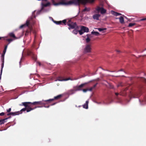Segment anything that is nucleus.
<instances>
[{"instance_id":"nucleus-1","label":"nucleus","mask_w":146,"mask_h":146,"mask_svg":"<svg viewBox=\"0 0 146 146\" xmlns=\"http://www.w3.org/2000/svg\"><path fill=\"white\" fill-rule=\"evenodd\" d=\"M36 104L44 105V103L43 101L35 102L33 103L30 102H22L21 104H19V106H24L25 107V108L22 109L21 111H26L27 112H28L36 109L37 107L35 106L34 108H32V105H35Z\"/></svg>"},{"instance_id":"nucleus-2","label":"nucleus","mask_w":146,"mask_h":146,"mask_svg":"<svg viewBox=\"0 0 146 146\" xmlns=\"http://www.w3.org/2000/svg\"><path fill=\"white\" fill-rule=\"evenodd\" d=\"M67 24L69 26L68 29L69 30L74 29L75 28H78L76 22H72L71 20L69 19L67 22Z\"/></svg>"},{"instance_id":"nucleus-3","label":"nucleus","mask_w":146,"mask_h":146,"mask_svg":"<svg viewBox=\"0 0 146 146\" xmlns=\"http://www.w3.org/2000/svg\"><path fill=\"white\" fill-rule=\"evenodd\" d=\"M91 45L90 44H88L86 45L84 48V52L85 53H90L91 52Z\"/></svg>"},{"instance_id":"nucleus-4","label":"nucleus","mask_w":146,"mask_h":146,"mask_svg":"<svg viewBox=\"0 0 146 146\" xmlns=\"http://www.w3.org/2000/svg\"><path fill=\"white\" fill-rule=\"evenodd\" d=\"M74 3V2L72 1H69L67 2H65L64 1H62L56 3L57 5H71Z\"/></svg>"},{"instance_id":"nucleus-5","label":"nucleus","mask_w":146,"mask_h":146,"mask_svg":"<svg viewBox=\"0 0 146 146\" xmlns=\"http://www.w3.org/2000/svg\"><path fill=\"white\" fill-rule=\"evenodd\" d=\"M96 10L97 11L98 13L100 12L102 14H104L106 13V10L103 7H100L99 6H97Z\"/></svg>"},{"instance_id":"nucleus-6","label":"nucleus","mask_w":146,"mask_h":146,"mask_svg":"<svg viewBox=\"0 0 146 146\" xmlns=\"http://www.w3.org/2000/svg\"><path fill=\"white\" fill-rule=\"evenodd\" d=\"M88 83H85L81 84L79 86H76L74 87L76 91H80L82 90V88Z\"/></svg>"},{"instance_id":"nucleus-7","label":"nucleus","mask_w":146,"mask_h":146,"mask_svg":"<svg viewBox=\"0 0 146 146\" xmlns=\"http://www.w3.org/2000/svg\"><path fill=\"white\" fill-rule=\"evenodd\" d=\"M62 95L61 94H60L57 96H55L54 97V98L49 99V100H45L44 101L48 102L49 103L53 101L54 100H57L60 99L62 97Z\"/></svg>"},{"instance_id":"nucleus-8","label":"nucleus","mask_w":146,"mask_h":146,"mask_svg":"<svg viewBox=\"0 0 146 146\" xmlns=\"http://www.w3.org/2000/svg\"><path fill=\"white\" fill-rule=\"evenodd\" d=\"M30 24V21L29 20H27V21L26 22V23L24 24L23 25L20 26L19 28L20 29H22L24 27H25L26 26H29Z\"/></svg>"},{"instance_id":"nucleus-9","label":"nucleus","mask_w":146,"mask_h":146,"mask_svg":"<svg viewBox=\"0 0 146 146\" xmlns=\"http://www.w3.org/2000/svg\"><path fill=\"white\" fill-rule=\"evenodd\" d=\"M28 55L29 56H33L34 60L36 61V58L35 56H34V54L33 52L30 50H29L27 52Z\"/></svg>"},{"instance_id":"nucleus-10","label":"nucleus","mask_w":146,"mask_h":146,"mask_svg":"<svg viewBox=\"0 0 146 146\" xmlns=\"http://www.w3.org/2000/svg\"><path fill=\"white\" fill-rule=\"evenodd\" d=\"M22 109L20 111H17L15 112H11V115L13 116H14L16 115H18L19 114H21L23 112L25 111H21Z\"/></svg>"},{"instance_id":"nucleus-11","label":"nucleus","mask_w":146,"mask_h":146,"mask_svg":"<svg viewBox=\"0 0 146 146\" xmlns=\"http://www.w3.org/2000/svg\"><path fill=\"white\" fill-rule=\"evenodd\" d=\"M28 27L29 28V29L27 30L26 31L25 35L26 36L28 35L29 34L31 33V31L32 30V28L29 25V26Z\"/></svg>"},{"instance_id":"nucleus-12","label":"nucleus","mask_w":146,"mask_h":146,"mask_svg":"<svg viewBox=\"0 0 146 146\" xmlns=\"http://www.w3.org/2000/svg\"><path fill=\"white\" fill-rule=\"evenodd\" d=\"M82 30H83L84 32H88L89 31V29L88 27H85L84 26H82L81 27Z\"/></svg>"},{"instance_id":"nucleus-13","label":"nucleus","mask_w":146,"mask_h":146,"mask_svg":"<svg viewBox=\"0 0 146 146\" xmlns=\"http://www.w3.org/2000/svg\"><path fill=\"white\" fill-rule=\"evenodd\" d=\"M100 16V15L99 14H96L93 15V18L94 19L98 20L99 17Z\"/></svg>"},{"instance_id":"nucleus-14","label":"nucleus","mask_w":146,"mask_h":146,"mask_svg":"<svg viewBox=\"0 0 146 146\" xmlns=\"http://www.w3.org/2000/svg\"><path fill=\"white\" fill-rule=\"evenodd\" d=\"M11 117H9L8 118H6L4 119H1L0 120V124H4L6 121L5 120H7V119Z\"/></svg>"},{"instance_id":"nucleus-15","label":"nucleus","mask_w":146,"mask_h":146,"mask_svg":"<svg viewBox=\"0 0 146 146\" xmlns=\"http://www.w3.org/2000/svg\"><path fill=\"white\" fill-rule=\"evenodd\" d=\"M89 102L88 101H86V103L83 105V106L84 108L87 109L88 108V104Z\"/></svg>"},{"instance_id":"nucleus-16","label":"nucleus","mask_w":146,"mask_h":146,"mask_svg":"<svg viewBox=\"0 0 146 146\" xmlns=\"http://www.w3.org/2000/svg\"><path fill=\"white\" fill-rule=\"evenodd\" d=\"M111 13L112 15L115 16H117L118 15H121V14L120 13H119L115 12L114 11H111Z\"/></svg>"},{"instance_id":"nucleus-17","label":"nucleus","mask_w":146,"mask_h":146,"mask_svg":"<svg viewBox=\"0 0 146 146\" xmlns=\"http://www.w3.org/2000/svg\"><path fill=\"white\" fill-rule=\"evenodd\" d=\"M76 91L74 88V89H71L68 91V93L69 94L72 95L74 94Z\"/></svg>"},{"instance_id":"nucleus-18","label":"nucleus","mask_w":146,"mask_h":146,"mask_svg":"<svg viewBox=\"0 0 146 146\" xmlns=\"http://www.w3.org/2000/svg\"><path fill=\"white\" fill-rule=\"evenodd\" d=\"M128 89L127 88H126L125 89H124L123 90V92H121L120 94V95H122L123 96H125L126 95V94L124 92L126 91Z\"/></svg>"},{"instance_id":"nucleus-19","label":"nucleus","mask_w":146,"mask_h":146,"mask_svg":"<svg viewBox=\"0 0 146 146\" xmlns=\"http://www.w3.org/2000/svg\"><path fill=\"white\" fill-rule=\"evenodd\" d=\"M78 28H75L74 30L72 32L73 33L75 34H77L78 32V31L77 30V29Z\"/></svg>"},{"instance_id":"nucleus-20","label":"nucleus","mask_w":146,"mask_h":146,"mask_svg":"<svg viewBox=\"0 0 146 146\" xmlns=\"http://www.w3.org/2000/svg\"><path fill=\"white\" fill-rule=\"evenodd\" d=\"M91 34L92 35H95L97 36H98L100 34L98 32L94 31H92L91 32Z\"/></svg>"},{"instance_id":"nucleus-21","label":"nucleus","mask_w":146,"mask_h":146,"mask_svg":"<svg viewBox=\"0 0 146 146\" xmlns=\"http://www.w3.org/2000/svg\"><path fill=\"white\" fill-rule=\"evenodd\" d=\"M9 35L11 37L16 38V37L15 36V35L13 33H10L9 34Z\"/></svg>"},{"instance_id":"nucleus-22","label":"nucleus","mask_w":146,"mask_h":146,"mask_svg":"<svg viewBox=\"0 0 146 146\" xmlns=\"http://www.w3.org/2000/svg\"><path fill=\"white\" fill-rule=\"evenodd\" d=\"M70 79V78H67L65 79H61V78L60 77H58V80L59 81H67L68 80H69Z\"/></svg>"},{"instance_id":"nucleus-23","label":"nucleus","mask_w":146,"mask_h":146,"mask_svg":"<svg viewBox=\"0 0 146 146\" xmlns=\"http://www.w3.org/2000/svg\"><path fill=\"white\" fill-rule=\"evenodd\" d=\"M119 21L121 23H124V19L122 17H120L119 18Z\"/></svg>"},{"instance_id":"nucleus-24","label":"nucleus","mask_w":146,"mask_h":146,"mask_svg":"<svg viewBox=\"0 0 146 146\" xmlns=\"http://www.w3.org/2000/svg\"><path fill=\"white\" fill-rule=\"evenodd\" d=\"M98 31L100 32H101L103 31H104L105 30H106V28H99L98 29Z\"/></svg>"},{"instance_id":"nucleus-25","label":"nucleus","mask_w":146,"mask_h":146,"mask_svg":"<svg viewBox=\"0 0 146 146\" xmlns=\"http://www.w3.org/2000/svg\"><path fill=\"white\" fill-rule=\"evenodd\" d=\"M4 62H2V63L1 65V73H0L1 76L2 74L3 68L4 66Z\"/></svg>"},{"instance_id":"nucleus-26","label":"nucleus","mask_w":146,"mask_h":146,"mask_svg":"<svg viewBox=\"0 0 146 146\" xmlns=\"http://www.w3.org/2000/svg\"><path fill=\"white\" fill-rule=\"evenodd\" d=\"M54 22L57 25L61 24L62 23V21H54Z\"/></svg>"},{"instance_id":"nucleus-27","label":"nucleus","mask_w":146,"mask_h":146,"mask_svg":"<svg viewBox=\"0 0 146 146\" xmlns=\"http://www.w3.org/2000/svg\"><path fill=\"white\" fill-rule=\"evenodd\" d=\"M90 10V8H87L86 7H85L83 10V11L85 12V11H89Z\"/></svg>"},{"instance_id":"nucleus-28","label":"nucleus","mask_w":146,"mask_h":146,"mask_svg":"<svg viewBox=\"0 0 146 146\" xmlns=\"http://www.w3.org/2000/svg\"><path fill=\"white\" fill-rule=\"evenodd\" d=\"M136 25V23H130L129 25H128V27H132L133 26H134V25Z\"/></svg>"},{"instance_id":"nucleus-29","label":"nucleus","mask_w":146,"mask_h":146,"mask_svg":"<svg viewBox=\"0 0 146 146\" xmlns=\"http://www.w3.org/2000/svg\"><path fill=\"white\" fill-rule=\"evenodd\" d=\"M4 55L5 54H2L1 55V58L2 62H4Z\"/></svg>"},{"instance_id":"nucleus-30","label":"nucleus","mask_w":146,"mask_h":146,"mask_svg":"<svg viewBox=\"0 0 146 146\" xmlns=\"http://www.w3.org/2000/svg\"><path fill=\"white\" fill-rule=\"evenodd\" d=\"M83 30H82V28H81V30H80L78 31V32L79 33V34L80 35H82L84 33V32H83Z\"/></svg>"},{"instance_id":"nucleus-31","label":"nucleus","mask_w":146,"mask_h":146,"mask_svg":"<svg viewBox=\"0 0 146 146\" xmlns=\"http://www.w3.org/2000/svg\"><path fill=\"white\" fill-rule=\"evenodd\" d=\"M6 40L8 41L9 42L8 44V45L13 40L12 39H6Z\"/></svg>"},{"instance_id":"nucleus-32","label":"nucleus","mask_w":146,"mask_h":146,"mask_svg":"<svg viewBox=\"0 0 146 146\" xmlns=\"http://www.w3.org/2000/svg\"><path fill=\"white\" fill-rule=\"evenodd\" d=\"M62 21V23H63L64 24V25H66V23L67 22V21H66V19H64Z\"/></svg>"},{"instance_id":"nucleus-33","label":"nucleus","mask_w":146,"mask_h":146,"mask_svg":"<svg viewBox=\"0 0 146 146\" xmlns=\"http://www.w3.org/2000/svg\"><path fill=\"white\" fill-rule=\"evenodd\" d=\"M90 40V39L88 37L86 39V41L87 43L89 42Z\"/></svg>"},{"instance_id":"nucleus-34","label":"nucleus","mask_w":146,"mask_h":146,"mask_svg":"<svg viewBox=\"0 0 146 146\" xmlns=\"http://www.w3.org/2000/svg\"><path fill=\"white\" fill-rule=\"evenodd\" d=\"M98 83H97L96 84L94 85L92 87H91L93 89H94L95 88L96 86Z\"/></svg>"},{"instance_id":"nucleus-35","label":"nucleus","mask_w":146,"mask_h":146,"mask_svg":"<svg viewBox=\"0 0 146 146\" xmlns=\"http://www.w3.org/2000/svg\"><path fill=\"white\" fill-rule=\"evenodd\" d=\"M146 20V18H143L142 19H140V20L139 21H145Z\"/></svg>"},{"instance_id":"nucleus-36","label":"nucleus","mask_w":146,"mask_h":146,"mask_svg":"<svg viewBox=\"0 0 146 146\" xmlns=\"http://www.w3.org/2000/svg\"><path fill=\"white\" fill-rule=\"evenodd\" d=\"M82 90L84 92H85L88 91V89H83Z\"/></svg>"},{"instance_id":"nucleus-37","label":"nucleus","mask_w":146,"mask_h":146,"mask_svg":"<svg viewBox=\"0 0 146 146\" xmlns=\"http://www.w3.org/2000/svg\"><path fill=\"white\" fill-rule=\"evenodd\" d=\"M11 108H9V109L8 110H7V112H10V111H11Z\"/></svg>"},{"instance_id":"nucleus-38","label":"nucleus","mask_w":146,"mask_h":146,"mask_svg":"<svg viewBox=\"0 0 146 146\" xmlns=\"http://www.w3.org/2000/svg\"><path fill=\"white\" fill-rule=\"evenodd\" d=\"M5 115V113L4 112H2L0 113V115L3 116Z\"/></svg>"},{"instance_id":"nucleus-39","label":"nucleus","mask_w":146,"mask_h":146,"mask_svg":"<svg viewBox=\"0 0 146 146\" xmlns=\"http://www.w3.org/2000/svg\"><path fill=\"white\" fill-rule=\"evenodd\" d=\"M93 90V89H92V88L91 87L89 89H88V91H91Z\"/></svg>"},{"instance_id":"nucleus-40","label":"nucleus","mask_w":146,"mask_h":146,"mask_svg":"<svg viewBox=\"0 0 146 146\" xmlns=\"http://www.w3.org/2000/svg\"><path fill=\"white\" fill-rule=\"evenodd\" d=\"M6 51L3 50L2 54H5L6 52Z\"/></svg>"},{"instance_id":"nucleus-41","label":"nucleus","mask_w":146,"mask_h":146,"mask_svg":"<svg viewBox=\"0 0 146 146\" xmlns=\"http://www.w3.org/2000/svg\"><path fill=\"white\" fill-rule=\"evenodd\" d=\"M122 86V84L121 83L117 85V87H118L120 86Z\"/></svg>"},{"instance_id":"nucleus-42","label":"nucleus","mask_w":146,"mask_h":146,"mask_svg":"<svg viewBox=\"0 0 146 146\" xmlns=\"http://www.w3.org/2000/svg\"><path fill=\"white\" fill-rule=\"evenodd\" d=\"M124 71L125 72H125L124 71V70L123 69H121L120 70H119L118 71V72L119 71Z\"/></svg>"},{"instance_id":"nucleus-43","label":"nucleus","mask_w":146,"mask_h":146,"mask_svg":"<svg viewBox=\"0 0 146 146\" xmlns=\"http://www.w3.org/2000/svg\"><path fill=\"white\" fill-rule=\"evenodd\" d=\"M116 51L118 53H120L121 52L120 51L118 50H116Z\"/></svg>"},{"instance_id":"nucleus-44","label":"nucleus","mask_w":146,"mask_h":146,"mask_svg":"<svg viewBox=\"0 0 146 146\" xmlns=\"http://www.w3.org/2000/svg\"><path fill=\"white\" fill-rule=\"evenodd\" d=\"M8 44H7V45H5L4 48L7 49L8 46Z\"/></svg>"},{"instance_id":"nucleus-45","label":"nucleus","mask_w":146,"mask_h":146,"mask_svg":"<svg viewBox=\"0 0 146 146\" xmlns=\"http://www.w3.org/2000/svg\"><path fill=\"white\" fill-rule=\"evenodd\" d=\"M115 94L116 96H117L119 94L118 93H115Z\"/></svg>"},{"instance_id":"nucleus-46","label":"nucleus","mask_w":146,"mask_h":146,"mask_svg":"<svg viewBox=\"0 0 146 146\" xmlns=\"http://www.w3.org/2000/svg\"><path fill=\"white\" fill-rule=\"evenodd\" d=\"M109 72H118V71H109Z\"/></svg>"},{"instance_id":"nucleus-47","label":"nucleus","mask_w":146,"mask_h":146,"mask_svg":"<svg viewBox=\"0 0 146 146\" xmlns=\"http://www.w3.org/2000/svg\"><path fill=\"white\" fill-rule=\"evenodd\" d=\"M7 116H9V115H11V112L8 113H7Z\"/></svg>"},{"instance_id":"nucleus-48","label":"nucleus","mask_w":146,"mask_h":146,"mask_svg":"<svg viewBox=\"0 0 146 146\" xmlns=\"http://www.w3.org/2000/svg\"><path fill=\"white\" fill-rule=\"evenodd\" d=\"M38 63L40 66L41 65V63L40 62H38Z\"/></svg>"},{"instance_id":"nucleus-49","label":"nucleus","mask_w":146,"mask_h":146,"mask_svg":"<svg viewBox=\"0 0 146 146\" xmlns=\"http://www.w3.org/2000/svg\"><path fill=\"white\" fill-rule=\"evenodd\" d=\"M56 103H54L52 105H54L55 104H56Z\"/></svg>"},{"instance_id":"nucleus-50","label":"nucleus","mask_w":146,"mask_h":146,"mask_svg":"<svg viewBox=\"0 0 146 146\" xmlns=\"http://www.w3.org/2000/svg\"><path fill=\"white\" fill-rule=\"evenodd\" d=\"M6 50H7V49H5V48H4V50H5L6 51Z\"/></svg>"},{"instance_id":"nucleus-51","label":"nucleus","mask_w":146,"mask_h":146,"mask_svg":"<svg viewBox=\"0 0 146 146\" xmlns=\"http://www.w3.org/2000/svg\"><path fill=\"white\" fill-rule=\"evenodd\" d=\"M45 107H47V108H48L49 107V106H48L47 107H45V106H44Z\"/></svg>"},{"instance_id":"nucleus-52","label":"nucleus","mask_w":146,"mask_h":146,"mask_svg":"<svg viewBox=\"0 0 146 146\" xmlns=\"http://www.w3.org/2000/svg\"><path fill=\"white\" fill-rule=\"evenodd\" d=\"M2 38V37H0V40Z\"/></svg>"},{"instance_id":"nucleus-53","label":"nucleus","mask_w":146,"mask_h":146,"mask_svg":"<svg viewBox=\"0 0 146 146\" xmlns=\"http://www.w3.org/2000/svg\"><path fill=\"white\" fill-rule=\"evenodd\" d=\"M111 88H113V87H111Z\"/></svg>"},{"instance_id":"nucleus-54","label":"nucleus","mask_w":146,"mask_h":146,"mask_svg":"<svg viewBox=\"0 0 146 146\" xmlns=\"http://www.w3.org/2000/svg\"><path fill=\"white\" fill-rule=\"evenodd\" d=\"M119 76H116V77H118Z\"/></svg>"},{"instance_id":"nucleus-55","label":"nucleus","mask_w":146,"mask_h":146,"mask_svg":"<svg viewBox=\"0 0 146 146\" xmlns=\"http://www.w3.org/2000/svg\"><path fill=\"white\" fill-rule=\"evenodd\" d=\"M38 107L40 108V107Z\"/></svg>"},{"instance_id":"nucleus-56","label":"nucleus","mask_w":146,"mask_h":146,"mask_svg":"<svg viewBox=\"0 0 146 146\" xmlns=\"http://www.w3.org/2000/svg\"><path fill=\"white\" fill-rule=\"evenodd\" d=\"M88 0H86V1H87Z\"/></svg>"},{"instance_id":"nucleus-57","label":"nucleus","mask_w":146,"mask_h":146,"mask_svg":"<svg viewBox=\"0 0 146 146\" xmlns=\"http://www.w3.org/2000/svg\"><path fill=\"white\" fill-rule=\"evenodd\" d=\"M145 50H146V48Z\"/></svg>"}]
</instances>
